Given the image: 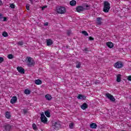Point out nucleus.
<instances>
[{
	"label": "nucleus",
	"instance_id": "4c0bfd02",
	"mask_svg": "<svg viewBox=\"0 0 131 131\" xmlns=\"http://www.w3.org/2000/svg\"><path fill=\"white\" fill-rule=\"evenodd\" d=\"M84 51L86 53L87 52H89V48H86L84 49Z\"/></svg>",
	"mask_w": 131,
	"mask_h": 131
},
{
	"label": "nucleus",
	"instance_id": "c756f323",
	"mask_svg": "<svg viewBox=\"0 0 131 131\" xmlns=\"http://www.w3.org/2000/svg\"><path fill=\"white\" fill-rule=\"evenodd\" d=\"M8 59H13V58H14V55H13V54H9L8 56Z\"/></svg>",
	"mask_w": 131,
	"mask_h": 131
},
{
	"label": "nucleus",
	"instance_id": "bb28decb",
	"mask_svg": "<svg viewBox=\"0 0 131 131\" xmlns=\"http://www.w3.org/2000/svg\"><path fill=\"white\" fill-rule=\"evenodd\" d=\"M32 127L33 129H34V130H37V127L36 126V125L35 123H33L32 124Z\"/></svg>",
	"mask_w": 131,
	"mask_h": 131
},
{
	"label": "nucleus",
	"instance_id": "7c9ffc66",
	"mask_svg": "<svg viewBox=\"0 0 131 131\" xmlns=\"http://www.w3.org/2000/svg\"><path fill=\"white\" fill-rule=\"evenodd\" d=\"M73 126H74V124L73 123H71L69 124V127L70 128H73Z\"/></svg>",
	"mask_w": 131,
	"mask_h": 131
},
{
	"label": "nucleus",
	"instance_id": "9d476101",
	"mask_svg": "<svg viewBox=\"0 0 131 131\" xmlns=\"http://www.w3.org/2000/svg\"><path fill=\"white\" fill-rule=\"evenodd\" d=\"M86 97L84 95H82V94H79L77 96V99L78 100H85Z\"/></svg>",
	"mask_w": 131,
	"mask_h": 131
},
{
	"label": "nucleus",
	"instance_id": "f8f14e48",
	"mask_svg": "<svg viewBox=\"0 0 131 131\" xmlns=\"http://www.w3.org/2000/svg\"><path fill=\"white\" fill-rule=\"evenodd\" d=\"M102 20V17H98L97 18V24L98 25H102V21H101Z\"/></svg>",
	"mask_w": 131,
	"mask_h": 131
},
{
	"label": "nucleus",
	"instance_id": "a19ab883",
	"mask_svg": "<svg viewBox=\"0 0 131 131\" xmlns=\"http://www.w3.org/2000/svg\"><path fill=\"white\" fill-rule=\"evenodd\" d=\"M95 84H99L100 83V82L99 81H96L95 82Z\"/></svg>",
	"mask_w": 131,
	"mask_h": 131
},
{
	"label": "nucleus",
	"instance_id": "9b49d317",
	"mask_svg": "<svg viewBox=\"0 0 131 131\" xmlns=\"http://www.w3.org/2000/svg\"><path fill=\"white\" fill-rule=\"evenodd\" d=\"M17 102V96H13L10 100L11 104H15Z\"/></svg>",
	"mask_w": 131,
	"mask_h": 131
},
{
	"label": "nucleus",
	"instance_id": "ddd939ff",
	"mask_svg": "<svg viewBox=\"0 0 131 131\" xmlns=\"http://www.w3.org/2000/svg\"><path fill=\"white\" fill-rule=\"evenodd\" d=\"M106 46L107 47H108V48H110V49H112V48H113V47H114V45H113V43H112V42H106Z\"/></svg>",
	"mask_w": 131,
	"mask_h": 131
},
{
	"label": "nucleus",
	"instance_id": "20e7f679",
	"mask_svg": "<svg viewBox=\"0 0 131 131\" xmlns=\"http://www.w3.org/2000/svg\"><path fill=\"white\" fill-rule=\"evenodd\" d=\"M4 130L10 131L12 129V125L10 124L6 123L3 126Z\"/></svg>",
	"mask_w": 131,
	"mask_h": 131
},
{
	"label": "nucleus",
	"instance_id": "423d86ee",
	"mask_svg": "<svg viewBox=\"0 0 131 131\" xmlns=\"http://www.w3.org/2000/svg\"><path fill=\"white\" fill-rule=\"evenodd\" d=\"M114 67H115V68L120 69L121 68H122V67H123V64L122 63V62H121V61H118L114 64Z\"/></svg>",
	"mask_w": 131,
	"mask_h": 131
},
{
	"label": "nucleus",
	"instance_id": "f704fd0d",
	"mask_svg": "<svg viewBox=\"0 0 131 131\" xmlns=\"http://www.w3.org/2000/svg\"><path fill=\"white\" fill-rule=\"evenodd\" d=\"M26 8L27 9V10H28V11H29L30 9H29V4H27L26 6Z\"/></svg>",
	"mask_w": 131,
	"mask_h": 131
},
{
	"label": "nucleus",
	"instance_id": "f257e3e1",
	"mask_svg": "<svg viewBox=\"0 0 131 131\" xmlns=\"http://www.w3.org/2000/svg\"><path fill=\"white\" fill-rule=\"evenodd\" d=\"M61 127V123L60 122H55L52 123L51 127V130H55L56 129H59Z\"/></svg>",
	"mask_w": 131,
	"mask_h": 131
},
{
	"label": "nucleus",
	"instance_id": "2f4dec72",
	"mask_svg": "<svg viewBox=\"0 0 131 131\" xmlns=\"http://www.w3.org/2000/svg\"><path fill=\"white\" fill-rule=\"evenodd\" d=\"M110 100L111 102H115V98H114V96L111 97Z\"/></svg>",
	"mask_w": 131,
	"mask_h": 131
},
{
	"label": "nucleus",
	"instance_id": "4be33fe9",
	"mask_svg": "<svg viewBox=\"0 0 131 131\" xmlns=\"http://www.w3.org/2000/svg\"><path fill=\"white\" fill-rule=\"evenodd\" d=\"M45 98H46L47 100H48V101H50V100H52V96H51V95H50L49 94H47L45 96Z\"/></svg>",
	"mask_w": 131,
	"mask_h": 131
},
{
	"label": "nucleus",
	"instance_id": "aec40b11",
	"mask_svg": "<svg viewBox=\"0 0 131 131\" xmlns=\"http://www.w3.org/2000/svg\"><path fill=\"white\" fill-rule=\"evenodd\" d=\"M35 83L36 84L39 85V84H41V83H42V82L40 79H37L35 80Z\"/></svg>",
	"mask_w": 131,
	"mask_h": 131
},
{
	"label": "nucleus",
	"instance_id": "7ed1b4c3",
	"mask_svg": "<svg viewBox=\"0 0 131 131\" xmlns=\"http://www.w3.org/2000/svg\"><path fill=\"white\" fill-rule=\"evenodd\" d=\"M110 10V3L107 1H105L103 6V12L104 13H108Z\"/></svg>",
	"mask_w": 131,
	"mask_h": 131
},
{
	"label": "nucleus",
	"instance_id": "37998d69",
	"mask_svg": "<svg viewBox=\"0 0 131 131\" xmlns=\"http://www.w3.org/2000/svg\"><path fill=\"white\" fill-rule=\"evenodd\" d=\"M3 21H7V17H3Z\"/></svg>",
	"mask_w": 131,
	"mask_h": 131
},
{
	"label": "nucleus",
	"instance_id": "ea45409f",
	"mask_svg": "<svg viewBox=\"0 0 131 131\" xmlns=\"http://www.w3.org/2000/svg\"><path fill=\"white\" fill-rule=\"evenodd\" d=\"M48 25H49V23L48 22L44 24V26H48Z\"/></svg>",
	"mask_w": 131,
	"mask_h": 131
},
{
	"label": "nucleus",
	"instance_id": "cd10ccee",
	"mask_svg": "<svg viewBox=\"0 0 131 131\" xmlns=\"http://www.w3.org/2000/svg\"><path fill=\"white\" fill-rule=\"evenodd\" d=\"M82 34L85 35V36H88L89 35V33H88V32L85 31H82Z\"/></svg>",
	"mask_w": 131,
	"mask_h": 131
},
{
	"label": "nucleus",
	"instance_id": "5701e85b",
	"mask_svg": "<svg viewBox=\"0 0 131 131\" xmlns=\"http://www.w3.org/2000/svg\"><path fill=\"white\" fill-rule=\"evenodd\" d=\"M31 93V91L28 90V89H26L24 91V93L26 95H30V93Z\"/></svg>",
	"mask_w": 131,
	"mask_h": 131
},
{
	"label": "nucleus",
	"instance_id": "c9c22d12",
	"mask_svg": "<svg viewBox=\"0 0 131 131\" xmlns=\"http://www.w3.org/2000/svg\"><path fill=\"white\" fill-rule=\"evenodd\" d=\"M89 40H94V39H95V38H94L93 37H92V36H90L89 37Z\"/></svg>",
	"mask_w": 131,
	"mask_h": 131
},
{
	"label": "nucleus",
	"instance_id": "a878e982",
	"mask_svg": "<svg viewBox=\"0 0 131 131\" xmlns=\"http://www.w3.org/2000/svg\"><path fill=\"white\" fill-rule=\"evenodd\" d=\"M2 35L4 37H7L9 36V35L8 34V33L6 31H4V32H3Z\"/></svg>",
	"mask_w": 131,
	"mask_h": 131
},
{
	"label": "nucleus",
	"instance_id": "a211bd4d",
	"mask_svg": "<svg viewBox=\"0 0 131 131\" xmlns=\"http://www.w3.org/2000/svg\"><path fill=\"white\" fill-rule=\"evenodd\" d=\"M47 46H52V44L53 43V41L51 39H48L47 40Z\"/></svg>",
	"mask_w": 131,
	"mask_h": 131
},
{
	"label": "nucleus",
	"instance_id": "4468645a",
	"mask_svg": "<svg viewBox=\"0 0 131 131\" xmlns=\"http://www.w3.org/2000/svg\"><path fill=\"white\" fill-rule=\"evenodd\" d=\"M88 107V104L86 103H84L82 105H81V108L83 110H85Z\"/></svg>",
	"mask_w": 131,
	"mask_h": 131
},
{
	"label": "nucleus",
	"instance_id": "473e14b6",
	"mask_svg": "<svg viewBox=\"0 0 131 131\" xmlns=\"http://www.w3.org/2000/svg\"><path fill=\"white\" fill-rule=\"evenodd\" d=\"M15 5H14V4H10V8H11V9H15Z\"/></svg>",
	"mask_w": 131,
	"mask_h": 131
},
{
	"label": "nucleus",
	"instance_id": "412c9836",
	"mask_svg": "<svg viewBox=\"0 0 131 131\" xmlns=\"http://www.w3.org/2000/svg\"><path fill=\"white\" fill-rule=\"evenodd\" d=\"M45 114L47 116V117H51V113H50V111H45Z\"/></svg>",
	"mask_w": 131,
	"mask_h": 131
},
{
	"label": "nucleus",
	"instance_id": "2eb2a0df",
	"mask_svg": "<svg viewBox=\"0 0 131 131\" xmlns=\"http://www.w3.org/2000/svg\"><path fill=\"white\" fill-rule=\"evenodd\" d=\"M70 5L72 7H73L74 6H76V1L75 0H72L70 2Z\"/></svg>",
	"mask_w": 131,
	"mask_h": 131
},
{
	"label": "nucleus",
	"instance_id": "dca6fc26",
	"mask_svg": "<svg viewBox=\"0 0 131 131\" xmlns=\"http://www.w3.org/2000/svg\"><path fill=\"white\" fill-rule=\"evenodd\" d=\"M90 127L91 128H97V127H98V126L97 125V124L95 123H92L90 124Z\"/></svg>",
	"mask_w": 131,
	"mask_h": 131
},
{
	"label": "nucleus",
	"instance_id": "c03bdc74",
	"mask_svg": "<svg viewBox=\"0 0 131 131\" xmlns=\"http://www.w3.org/2000/svg\"><path fill=\"white\" fill-rule=\"evenodd\" d=\"M3 14H0V19H3Z\"/></svg>",
	"mask_w": 131,
	"mask_h": 131
},
{
	"label": "nucleus",
	"instance_id": "49530a36",
	"mask_svg": "<svg viewBox=\"0 0 131 131\" xmlns=\"http://www.w3.org/2000/svg\"><path fill=\"white\" fill-rule=\"evenodd\" d=\"M46 8H47V6H43V7H42V10H45Z\"/></svg>",
	"mask_w": 131,
	"mask_h": 131
},
{
	"label": "nucleus",
	"instance_id": "f3484780",
	"mask_svg": "<svg viewBox=\"0 0 131 131\" xmlns=\"http://www.w3.org/2000/svg\"><path fill=\"white\" fill-rule=\"evenodd\" d=\"M5 116L6 118H7L8 119L11 118V113H10V112H6Z\"/></svg>",
	"mask_w": 131,
	"mask_h": 131
},
{
	"label": "nucleus",
	"instance_id": "393cba45",
	"mask_svg": "<svg viewBox=\"0 0 131 131\" xmlns=\"http://www.w3.org/2000/svg\"><path fill=\"white\" fill-rule=\"evenodd\" d=\"M81 66V63L79 61H77L76 62V68H80V67Z\"/></svg>",
	"mask_w": 131,
	"mask_h": 131
},
{
	"label": "nucleus",
	"instance_id": "f03ea898",
	"mask_svg": "<svg viewBox=\"0 0 131 131\" xmlns=\"http://www.w3.org/2000/svg\"><path fill=\"white\" fill-rule=\"evenodd\" d=\"M85 10H90V6L86 5V8H84L81 6H79L76 8V11L78 12V13H80V12H83V11Z\"/></svg>",
	"mask_w": 131,
	"mask_h": 131
},
{
	"label": "nucleus",
	"instance_id": "6ab92c4d",
	"mask_svg": "<svg viewBox=\"0 0 131 131\" xmlns=\"http://www.w3.org/2000/svg\"><path fill=\"white\" fill-rule=\"evenodd\" d=\"M117 82H120L121 81V75L118 74L117 76Z\"/></svg>",
	"mask_w": 131,
	"mask_h": 131
},
{
	"label": "nucleus",
	"instance_id": "1a4fd4ad",
	"mask_svg": "<svg viewBox=\"0 0 131 131\" xmlns=\"http://www.w3.org/2000/svg\"><path fill=\"white\" fill-rule=\"evenodd\" d=\"M17 71L21 74H25V70L23 69L21 67H17Z\"/></svg>",
	"mask_w": 131,
	"mask_h": 131
},
{
	"label": "nucleus",
	"instance_id": "58836bf2",
	"mask_svg": "<svg viewBox=\"0 0 131 131\" xmlns=\"http://www.w3.org/2000/svg\"><path fill=\"white\" fill-rule=\"evenodd\" d=\"M127 80L131 81V76H129L127 78Z\"/></svg>",
	"mask_w": 131,
	"mask_h": 131
},
{
	"label": "nucleus",
	"instance_id": "79ce46f5",
	"mask_svg": "<svg viewBox=\"0 0 131 131\" xmlns=\"http://www.w3.org/2000/svg\"><path fill=\"white\" fill-rule=\"evenodd\" d=\"M23 111H24V114H26V113H27V111L26 110H24Z\"/></svg>",
	"mask_w": 131,
	"mask_h": 131
},
{
	"label": "nucleus",
	"instance_id": "b1692460",
	"mask_svg": "<svg viewBox=\"0 0 131 131\" xmlns=\"http://www.w3.org/2000/svg\"><path fill=\"white\" fill-rule=\"evenodd\" d=\"M105 97H106V98H107V99H108V100H110V98H111L112 97H113V95L109 94V93H107L105 95Z\"/></svg>",
	"mask_w": 131,
	"mask_h": 131
},
{
	"label": "nucleus",
	"instance_id": "6e6552de",
	"mask_svg": "<svg viewBox=\"0 0 131 131\" xmlns=\"http://www.w3.org/2000/svg\"><path fill=\"white\" fill-rule=\"evenodd\" d=\"M26 60H27L28 66H32V65H33V60H32V58L31 57H27L26 58Z\"/></svg>",
	"mask_w": 131,
	"mask_h": 131
},
{
	"label": "nucleus",
	"instance_id": "c85d7f7f",
	"mask_svg": "<svg viewBox=\"0 0 131 131\" xmlns=\"http://www.w3.org/2000/svg\"><path fill=\"white\" fill-rule=\"evenodd\" d=\"M17 45V46H23L24 45V42H23V41H18Z\"/></svg>",
	"mask_w": 131,
	"mask_h": 131
},
{
	"label": "nucleus",
	"instance_id": "e433bc0d",
	"mask_svg": "<svg viewBox=\"0 0 131 131\" xmlns=\"http://www.w3.org/2000/svg\"><path fill=\"white\" fill-rule=\"evenodd\" d=\"M3 61H4V58L3 57H0V63H3Z\"/></svg>",
	"mask_w": 131,
	"mask_h": 131
},
{
	"label": "nucleus",
	"instance_id": "0eeeda50",
	"mask_svg": "<svg viewBox=\"0 0 131 131\" xmlns=\"http://www.w3.org/2000/svg\"><path fill=\"white\" fill-rule=\"evenodd\" d=\"M40 119L41 122L43 123H47V122H48V118L46 117V116H45V114H43V113L41 114Z\"/></svg>",
	"mask_w": 131,
	"mask_h": 131
},
{
	"label": "nucleus",
	"instance_id": "a18cd8bd",
	"mask_svg": "<svg viewBox=\"0 0 131 131\" xmlns=\"http://www.w3.org/2000/svg\"><path fill=\"white\" fill-rule=\"evenodd\" d=\"M3 5V2L0 0V6Z\"/></svg>",
	"mask_w": 131,
	"mask_h": 131
},
{
	"label": "nucleus",
	"instance_id": "39448f33",
	"mask_svg": "<svg viewBox=\"0 0 131 131\" xmlns=\"http://www.w3.org/2000/svg\"><path fill=\"white\" fill-rule=\"evenodd\" d=\"M57 12L58 14H65L66 12V8H65V7H60L57 9Z\"/></svg>",
	"mask_w": 131,
	"mask_h": 131
},
{
	"label": "nucleus",
	"instance_id": "72a5a7b5",
	"mask_svg": "<svg viewBox=\"0 0 131 131\" xmlns=\"http://www.w3.org/2000/svg\"><path fill=\"white\" fill-rule=\"evenodd\" d=\"M71 31H70V30H69V31H68V32H67V35H68V36H70V34H71Z\"/></svg>",
	"mask_w": 131,
	"mask_h": 131
}]
</instances>
